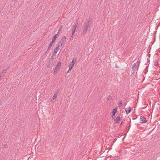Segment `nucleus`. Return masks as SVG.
<instances>
[{
    "instance_id": "nucleus-1",
    "label": "nucleus",
    "mask_w": 160,
    "mask_h": 160,
    "mask_svg": "<svg viewBox=\"0 0 160 160\" xmlns=\"http://www.w3.org/2000/svg\"><path fill=\"white\" fill-rule=\"evenodd\" d=\"M91 19L90 18L89 19V20L88 22H86L84 23L83 26V32L82 34H85L88 32L89 28L90 27Z\"/></svg>"
},
{
    "instance_id": "nucleus-2",
    "label": "nucleus",
    "mask_w": 160,
    "mask_h": 160,
    "mask_svg": "<svg viewBox=\"0 0 160 160\" xmlns=\"http://www.w3.org/2000/svg\"><path fill=\"white\" fill-rule=\"evenodd\" d=\"M140 63V61L138 60L135 63H134L133 64L132 67V70L131 72L132 73H133L136 70L135 69H135L137 68V69H138Z\"/></svg>"
},
{
    "instance_id": "nucleus-3",
    "label": "nucleus",
    "mask_w": 160,
    "mask_h": 160,
    "mask_svg": "<svg viewBox=\"0 0 160 160\" xmlns=\"http://www.w3.org/2000/svg\"><path fill=\"white\" fill-rule=\"evenodd\" d=\"M61 66V62H59L55 67V69L53 72L54 74H55L58 72L60 70Z\"/></svg>"
},
{
    "instance_id": "nucleus-4",
    "label": "nucleus",
    "mask_w": 160,
    "mask_h": 160,
    "mask_svg": "<svg viewBox=\"0 0 160 160\" xmlns=\"http://www.w3.org/2000/svg\"><path fill=\"white\" fill-rule=\"evenodd\" d=\"M76 61L77 59L76 58H73L72 61L70 62V63L69 65V71H71V69H72L75 64L74 62H76Z\"/></svg>"
},
{
    "instance_id": "nucleus-5",
    "label": "nucleus",
    "mask_w": 160,
    "mask_h": 160,
    "mask_svg": "<svg viewBox=\"0 0 160 160\" xmlns=\"http://www.w3.org/2000/svg\"><path fill=\"white\" fill-rule=\"evenodd\" d=\"M140 123H145L147 122L146 118L143 116H141L140 118Z\"/></svg>"
},
{
    "instance_id": "nucleus-6",
    "label": "nucleus",
    "mask_w": 160,
    "mask_h": 160,
    "mask_svg": "<svg viewBox=\"0 0 160 160\" xmlns=\"http://www.w3.org/2000/svg\"><path fill=\"white\" fill-rule=\"evenodd\" d=\"M8 69V68L7 69H3L2 71L0 72V79H1V77L5 74Z\"/></svg>"
},
{
    "instance_id": "nucleus-7",
    "label": "nucleus",
    "mask_w": 160,
    "mask_h": 160,
    "mask_svg": "<svg viewBox=\"0 0 160 160\" xmlns=\"http://www.w3.org/2000/svg\"><path fill=\"white\" fill-rule=\"evenodd\" d=\"M118 108L116 107L114 109H113L112 112V118H113V117L115 115V114L116 113L117 111Z\"/></svg>"
},
{
    "instance_id": "nucleus-8",
    "label": "nucleus",
    "mask_w": 160,
    "mask_h": 160,
    "mask_svg": "<svg viewBox=\"0 0 160 160\" xmlns=\"http://www.w3.org/2000/svg\"><path fill=\"white\" fill-rule=\"evenodd\" d=\"M75 25L74 26V29L73 30V34H74L75 31L76 29V28H77L78 24V20H77L75 23Z\"/></svg>"
},
{
    "instance_id": "nucleus-9",
    "label": "nucleus",
    "mask_w": 160,
    "mask_h": 160,
    "mask_svg": "<svg viewBox=\"0 0 160 160\" xmlns=\"http://www.w3.org/2000/svg\"><path fill=\"white\" fill-rule=\"evenodd\" d=\"M66 37L65 36H63L60 42H59V43H58V44L59 45V46L60 45V44L61 43H64L65 42V41L66 40Z\"/></svg>"
},
{
    "instance_id": "nucleus-10",
    "label": "nucleus",
    "mask_w": 160,
    "mask_h": 160,
    "mask_svg": "<svg viewBox=\"0 0 160 160\" xmlns=\"http://www.w3.org/2000/svg\"><path fill=\"white\" fill-rule=\"evenodd\" d=\"M120 118H121L119 116H118L116 118L114 119L115 123L116 124L118 123L119 122V120Z\"/></svg>"
},
{
    "instance_id": "nucleus-11",
    "label": "nucleus",
    "mask_w": 160,
    "mask_h": 160,
    "mask_svg": "<svg viewBox=\"0 0 160 160\" xmlns=\"http://www.w3.org/2000/svg\"><path fill=\"white\" fill-rule=\"evenodd\" d=\"M53 60H50L49 61V62L48 63V64L47 65V67L48 68H49L52 66L53 63Z\"/></svg>"
},
{
    "instance_id": "nucleus-12",
    "label": "nucleus",
    "mask_w": 160,
    "mask_h": 160,
    "mask_svg": "<svg viewBox=\"0 0 160 160\" xmlns=\"http://www.w3.org/2000/svg\"><path fill=\"white\" fill-rule=\"evenodd\" d=\"M125 110L126 113L128 114L131 111V108L130 107L127 108H125Z\"/></svg>"
},
{
    "instance_id": "nucleus-13",
    "label": "nucleus",
    "mask_w": 160,
    "mask_h": 160,
    "mask_svg": "<svg viewBox=\"0 0 160 160\" xmlns=\"http://www.w3.org/2000/svg\"><path fill=\"white\" fill-rule=\"evenodd\" d=\"M53 44V43L52 42H51L49 44L48 47L47 51H46V53L51 48L52 45Z\"/></svg>"
},
{
    "instance_id": "nucleus-14",
    "label": "nucleus",
    "mask_w": 160,
    "mask_h": 160,
    "mask_svg": "<svg viewBox=\"0 0 160 160\" xmlns=\"http://www.w3.org/2000/svg\"><path fill=\"white\" fill-rule=\"evenodd\" d=\"M59 46L58 44V45L56 47V48L54 50V53L56 54L57 52L59 50Z\"/></svg>"
},
{
    "instance_id": "nucleus-15",
    "label": "nucleus",
    "mask_w": 160,
    "mask_h": 160,
    "mask_svg": "<svg viewBox=\"0 0 160 160\" xmlns=\"http://www.w3.org/2000/svg\"><path fill=\"white\" fill-rule=\"evenodd\" d=\"M57 97V95L56 94H55L54 96L53 97V98L52 100H51V101L52 102H54L55 101V100L56 99Z\"/></svg>"
},
{
    "instance_id": "nucleus-16",
    "label": "nucleus",
    "mask_w": 160,
    "mask_h": 160,
    "mask_svg": "<svg viewBox=\"0 0 160 160\" xmlns=\"http://www.w3.org/2000/svg\"><path fill=\"white\" fill-rule=\"evenodd\" d=\"M57 36V34H55L54 35V37H53V38H52V40L51 41L53 43H54V42H55V41L56 39Z\"/></svg>"
},
{
    "instance_id": "nucleus-17",
    "label": "nucleus",
    "mask_w": 160,
    "mask_h": 160,
    "mask_svg": "<svg viewBox=\"0 0 160 160\" xmlns=\"http://www.w3.org/2000/svg\"><path fill=\"white\" fill-rule=\"evenodd\" d=\"M56 54L55 53H53L52 55V56L51 57V60H53L54 59H55L56 58Z\"/></svg>"
},
{
    "instance_id": "nucleus-18",
    "label": "nucleus",
    "mask_w": 160,
    "mask_h": 160,
    "mask_svg": "<svg viewBox=\"0 0 160 160\" xmlns=\"http://www.w3.org/2000/svg\"><path fill=\"white\" fill-rule=\"evenodd\" d=\"M158 60H156L154 62V65L155 66H157L158 64Z\"/></svg>"
},
{
    "instance_id": "nucleus-19",
    "label": "nucleus",
    "mask_w": 160,
    "mask_h": 160,
    "mask_svg": "<svg viewBox=\"0 0 160 160\" xmlns=\"http://www.w3.org/2000/svg\"><path fill=\"white\" fill-rule=\"evenodd\" d=\"M112 97L111 96L109 95L108 96V98L107 99L108 100H111L112 99Z\"/></svg>"
},
{
    "instance_id": "nucleus-20",
    "label": "nucleus",
    "mask_w": 160,
    "mask_h": 160,
    "mask_svg": "<svg viewBox=\"0 0 160 160\" xmlns=\"http://www.w3.org/2000/svg\"><path fill=\"white\" fill-rule=\"evenodd\" d=\"M119 107H121L122 106V102H120L118 104Z\"/></svg>"
},
{
    "instance_id": "nucleus-21",
    "label": "nucleus",
    "mask_w": 160,
    "mask_h": 160,
    "mask_svg": "<svg viewBox=\"0 0 160 160\" xmlns=\"http://www.w3.org/2000/svg\"><path fill=\"white\" fill-rule=\"evenodd\" d=\"M73 35L74 34H73V31H72V36H71V38H70V39L71 40H72L73 39Z\"/></svg>"
},
{
    "instance_id": "nucleus-22",
    "label": "nucleus",
    "mask_w": 160,
    "mask_h": 160,
    "mask_svg": "<svg viewBox=\"0 0 160 160\" xmlns=\"http://www.w3.org/2000/svg\"><path fill=\"white\" fill-rule=\"evenodd\" d=\"M62 26L61 25L59 28L58 31H60L61 30V29H62Z\"/></svg>"
},
{
    "instance_id": "nucleus-23",
    "label": "nucleus",
    "mask_w": 160,
    "mask_h": 160,
    "mask_svg": "<svg viewBox=\"0 0 160 160\" xmlns=\"http://www.w3.org/2000/svg\"><path fill=\"white\" fill-rule=\"evenodd\" d=\"M62 44H63L62 43H62H61L60 44L59 47H61V46H62Z\"/></svg>"
},
{
    "instance_id": "nucleus-24",
    "label": "nucleus",
    "mask_w": 160,
    "mask_h": 160,
    "mask_svg": "<svg viewBox=\"0 0 160 160\" xmlns=\"http://www.w3.org/2000/svg\"><path fill=\"white\" fill-rule=\"evenodd\" d=\"M115 67L118 68H119V66H118L116 64L115 65Z\"/></svg>"
},
{
    "instance_id": "nucleus-25",
    "label": "nucleus",
    "mask_w": 160,
    "mask_h": 160,
    "mask_svg": "<svg viewBox=\"0 0 160 160\" xmlns=\"http://www.w3.org/2000/svg\"><path fill=\"white\" fill-rule=\"evenodd\" d=\"M60 33V31H58V33H57V34H57V35H58Z\"/></svg>"
},
{
    "instance_id": "nucleus-26",
    "label": "nucleus",
    "mask_w": 160,
    "mask_h": 160,
    "mask_svg": "<svg viewBox=\"0 0 160 160\" xmlns=\"http://www.w3.org/2000/svg\"><path fill=\"white\" fill-rule=\"evenodd\" d=\"M122 123H123V122H122H122H121V123H120V125H122Z\"/></svg>"
},
{
    "instance_id": "nucleus-27",
    "label": "nucleus",
    "mask_w": 160,
    "mask_h": 160,
    "mask_svg": "<svg viewBox=\"0 0 160 160\" xmlns=\"http://www.w3.org/2000/svg\"><path fill=\"white\" fill-rule=\"evenodd\" d=\"M69 71H69V70H68V72H69Z\"/></svg>"
}]
</instances>
